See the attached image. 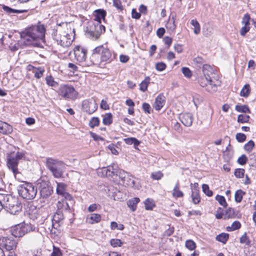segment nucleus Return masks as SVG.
Segmentation results:
<instances>
[{
  "label": "nucleus",
  "mask_w": 256,
  "mask_h": 256,
  "mask_svg": "<svg viewBox=\"0 0 256 256\" xmlns=\"http://www.w3.org/2000/svg\"><path fill=\"white\" fill-rule=\"evenodd\" d=\"M45 32L44 25L39 22L26 28L21 34V38L26 45L40 47L44 42Z\"/></svg>",
  "instance_id": "1"
},
{
  "label": "nucleus",
  "mask_w": 256,
  "mask_h": 256,
  "mask_svg": "<svg viewBox=\"0 0 256 256\" xmlns=\"http://www.w3.org/2000/svg\"><path fill=\"white\" fill-rule=\"evenodd\" d=\"M94 20L96 23H94L90 26V29H88L86 34L92 38L97 39L102 32H105V27L101 24L102 19H104L106 16V12L103 10H97L94 11Z\"/></svg>",
  "instance_id": "2"
},
{
  "label": "nucleus",
  "mask_w": 256,
  "mask_h": 256,
  "mask_svg": "<svg viewBox=\"0 0 256 256\" xmlns=\"http://www.w3.org/2000/svg\"><path fill=\"white\" fill-rule=\"evenodd\" d=\"M25 158L24 154L22 152H11L7 156L6 164L8 168L10 170L15 178L18 180H20L18 178L19 172L18 171V166L19 160Z\"/></svg>",
  "instance_id": "3"
},
{
  "label": "nucleus",
  "mask_w": 256,
  "mask_h": 256,
  "mask_svg": "<svg viewBox=\"0 0 256 256\" xmlns=\"http://www.w3.org/2000/svg\"><path fill=\"white\" fill-rule=\"evenodd\" d=\"M17 187L18 194L24 199L33 200L37 194V188L32 183L22 182Z\"/></svg>",
  "instance_id": "4"
},
{
  "label": "nucleus",
  "mask_w": 256,
  "mask_h": 256,
  "mask_svg": "<svg viewBox=\"0 0 256 256\" xmlns=\"http://www.w3.org/2000/svg\"><path fill=\"white\" fill-rule=\"evenodd\" d=\"M46 166L54 176L56 178H61L66 169V165L64 162L52 158L46 159Z\"/></svg>",
  "instance_id": "5"
},
{
  "label": "nucleus",
  "mask_w": 256,
  "mask_h": 256,
  "mask_svg": "<svg viewBox=\"0 0 256 256\" xmlns=\"http://www.w3.org/2000/svg\"><path fill=\"white\" fill-rule=\"evenodd\" d=\"M2 202L3 208L6 207L7 210L12 214H15L21 210V204L18 199L10 195H3Z\"/></svg>",
  "instance_id": "6"
},
{
  "label": "nucleus",
  "mask_w": 256,
  "mask_h": 256,
  "mask_svg": "<svg viewBox=\"0 0 256 256\" xmlns=\"http://www.w3.org/2000/svg\"><path fill=\"white\" fill-rule=\"evenodd\" d=\"M2 202L3 208L6 207L7 210L12 214H15L21 210V204L18 199L10 195H3Z\"/></svg>",
  "instance_id": "7"
},
{
  "label": "nucleus",
  "mask_w": 256,
  "mask_h": 256,
  "mask_svg": "<svg viewBox=\"0 0 256 256\" xmlns=\"http://www.w3.org/2000/svg\"><path fill=\"white\" fill-rule=\"evenodd\" d=\"M75 59L79 62L83 66H89L94 64H96L92 61H87L86 54L87 50L80 46H76L74 49Z\"/></svg>",
  "instance_id": "8"
},
{
  "label": "nucleus",
  "mask_w": 256,
  "mask_h": 256,
  "mask_svg": "<svg viewBox=\"0 0 256 256\" xmlns=\"http://www.w3.org/2000/svg\"><path fill=\"white\" fill-rule=\"evenodd\" d=\"M53 38L58 44H60L62 47L69 46L73 41L72 35L66 32L58 34L57 32H56V34L53 36Z\"/></svg>",
  "instance_id": "9"
},
{
  "label": "nucleus",
  "mask_w": 256,
  "mask_h": 256,
  "mask_svg": "<svg viewBox=\"0 0 256 256\" xmlns=\"http://www.w3.org/2000/svg\"><path fill=\"white\" fill-rule=\"evenodd\" d=\"M98 56H100V62H106L110 58L111 53L107 48L102 45L94 50L92 57L96 58Z\"/></svg>",
  "instance_id": "10"
},
{
  "label": "nucleus",
  "mask_w": 256,
  "mask_h": 256,
  "mask_svg": "<svg viewBox=\"0 0 256 256\" xmlns=\"http://www.w3.org/2000/svg\"><path fill=\"white\" fill-rule=\"evenodd\" d=\"M200 86L205 88L206 90L210 93H213L216 91V84H214L211 79V78L200 76L198 79Z\"/></svg>",
  "instance_id": "11"
},
{
  "label": "nucleus",
  "mask_w": 256,
  "mask_h": 256,
  "mask_svg": "<svg viewBox=\"0 0 256 256\" xmlns=\"http://www.w3.org/2000/svg\"><path fill=\"white\" fill-rule=\"evenodd\" d=\"M58 92L60 96L65 99H72L75 96L76 92L74 88L68 85H61Z\"/></svg>",
  "instance_id": "12"
},
{
  "label": "nucleus",
  "mask_w": 256,
  "mask_h": 256,
  "mask_svg": "<svg viewBox=\"0 0 256 256\" xmlns=\"http://www.w3.org/2000/svg\"><path fill=\"white\" fill-rule=\"evenodd\" d=\"M16 245V242L12 238L2 237L0 238V246L6 250L10 251L15 249Z\"/></svg>",
  "instance_id": "13"
},
{
  "label": "nucleus",
  "mask_w": 256,
  "mask_h": 256,
  "mask_svg": "<svg viewBox=\"0 0 256 256\" xmlns=\"http://www.w3.org/2000/svg\"><path fill=\"white\" fill-rule=\"evenodd\" d=\"M97 104L95 101L92 99L86 100L82 102V110L88 114L94 113L97 109Z\"/></svg>",
  "instance_id": "14"
},
{
  "label": "nucleus",
  "mask_w": 256,
  "mask_h": 256,
  "mask_svg": "<svg viewBox=\"0 0 256 256\" xmlns=\"http://www.w3.org/2000/svg\"><path fill=\"white\" fill-rule=\"evenodd\" d=\"M28 226L22 224H18L12 229V234L16 238L22 237L27 233Z\"/></svg>",
  "instance_id": "15"
},
{
  "label": "nucleus",
  "mask_w": 256,
  "mask_h": 256,
  "mask_svg": "<svg viewBox=\"0 0 256 256\" xmlns=\"http://www.w3.org/2000/svg\"><path fill=\"white\" fill-rule=\"evenodd\" d=\"M135 179L136 178L126 172L123 178V181L128 186L138 190L141 186L138 183L136 182Z\"/></svg>",
  "instance_id": "16"
},
{
  "label": "nucleus",
  "mask_w": 256,
  "mask_h": 256,
  "mask_svg": "<svg viewBox=\"0 0 256 256\" xmlns=\"http://www.w3.org/2000/svg\"><path fill=\"white\" fill-rule=\"evenodd\" d=\"M180 119L182 123L186 126H190L192 124L193 117L190 113L180 114Z\"/></svg>",
  "instance_id": "17"
},
{
  "label": "nucleus",
  "mask_w": 256,
  "mask_h": 256,
  "mask_svg": "<svg viewBox=\"0 0 256 256\" xmlns=\"http://www.w3.org/2000/svg\"><path fill=\"white\" fill-rule=\"evenodd\" d=\"M166 102L165 98L162 94H159L156 98L153 107L157 110H160Z\"/></svg>",
  "instance_id": "18"
},
{
  "label": "nucleus",
  "mask_w": 256,
  "mask_h": 256,
  "mask_svg": "<svg viewBox=\"0 0 256 256\" xmlns=\"http://www.w3.org/2000/svg\"><path fill=\"white\" fill-rule=\"evenodd\" d=\"M12 132V128L8 123L0 120V133L4 134H11Z\"/></svg>",
  "instance_id": "19"
},
{
  "label": "nucleus",
  "mask_w": 256,
  "mask_h": 256,
  "mask_svg": "<svg viewBox=\"0 0 256 256\" xmlns=\"http://www.w3.org/2000/svg\"><path fill=\"white\" fill-rule=\"evenodd\" d=\"M57 210L62 211V212L66 213L69 212L70 207L66 200L58 201L57 203Z\"/></svg>",
  "instance_id": "20"
},
{
  "label": "nucleus",
  "mask_w": 256,
  "mask_h": 256,
  "mask_svg": "<svg viewBox=\"0 0 256 256\" xmlns=\"http://www.w3.org/2000/svg\"><path fill=\"white\" fill-rule=\"evenodd\" d=\"M29 70H32V72L34 74V77L36 78H40L43 76L44 72V69L42 68H34L32 66H28Z\"/></svg>",
  "instance_id": "21"
},
{
  "label": "nucleus",
  "mask_w": 256,
  "mask_h": 256,
  "mask_svg": "<svg viewBox=\"0 0 256 256\" xmlns=\"http://www.w3.org/2000/svg\"><path fill=\"white\" fill-rule=\"evenodd\" d=\"M31 242L36 245L40 244L44 242V237L42 234L37 232L30 238Z\"/></svg>",
  "instance_id": "22"
},
{
  "label": "nucleus",
  "mask_w": 256,
  "mask_h": 256,
  "mask_svg": "<svg viewBox=\"0 0 256 256\" xmlns=\"http://www.w3.org/2000/svg\"><path fill=\"white\" fill-rule=\"evenodd\" d=\"M140 199L138 198H134L129 200L127 202L128 207L132 210L134 211L136 209L137 204L139 202Z\"/></svg>",
  "instance_id": "23"
},
{
  "label": "nucleus",
  "mask_w": 256,
  "mask_h": 256,
  "mask_svg": "<svg viewBox=\"0 0 256 256\" xmlns=\"http://www.w3.org/2000/svg\"><path fill=\"white\" fill-rule=\"evenodd\" d=\"M203 76L206 77L211 78L210 76L213 74V70L210 66L204 64L202 68Z\"/></svg>",
  "instance_id": "24"
},
{
  "label": "nucleus",
  "mask_w": 256,
  "mask_h": 256,
  "mask_svg": "<svg viewBox=\"0 0 256 256\" xmlns=\"http://www.w3.org/2000/svg\"><path fill=\"white\" fill-rule=\"evenodd\" d=\"M175 20L176 16H172L171 18H169L166 24V28L172 32H174L176 28Z\"/></svg>",
  "instance_id": "25"
},
{
  "label": "nucleus",
  "mask_w": 256,
  "mask_h": 256,
  "mask_svg": "<svg viewBox=\"0 0 256 256\" xmlns=\"http://www.w3.org/2000/svg\"><path fill=\"white\" fill-rule=\"evenodd\" d=\"M64 212L62 211L57 210L56 214H54L53 217V222H55L56 223H62L64 219Z\"/></svg>",
  "instance_id": "26"
},
{
  "label": "nucleus",
  "mask_w": 256,
  "mask_h": 256,
  "mask_svg": "<svg viewBox=\"0 0 256 256\" xmlns=\"http://www.w3.org/2000/svg\"><path fill=\"white\" fill-rule=\"evenodd\" d=\"M124 141L128 144L130 145L134 144V148H136L137 146L140 144V141L135 138H124Z\"/></svg>",
  "instance_id": "27"
},
{
  "label": "nucleus",
  "mask_w": 256,
  "mask_h": 256,
  "mask_svg": "<svg viewBox=\"0 0 256 256\" xmlns=\"http://www.w3.org/2000/svg\"><path fill=\"white\" fill-rule=\"evenodd\" d=\"M172 196L174 198H182L184 196L183 192L180 190V184L178 182L176 184L173 190Z\"/></svg>",
  "instance_id": "28"
},
{
  "label": "nucleus",
  "mask_w": 256,
  "mask_h": 256,
  "mask_svg": "<svg viewBox=\"0 0 256 256\" xmlns=\"http://www.w3.org/2000/svg\"><path fill=\"white\" fill-rule=\"evenodd\" d=\"M235 110L240 112L250 113V110L246 105L237 104L235 106Z\"/></svg>",
  "instance_id": "29"
},
{
  "label": "nucleus",
  "mask_w": 256,
  "mask_h": 256,
  "mask_svg": "<svg viewBox=\"0 0 256 256\" xmlns=\"http://www.w3.org/2000/svg\"><path fill=\"white\" fill-rule=\"evenodd\" d=\"M250 92V86L249 84H246L240 91V95L242 96L247 98L249 96Z\"/></svg>",
  "instance_id": "30"
},
{
  "label": "nucleus",
  "mask_w": 256,
  "mask_h": 256,
  "mask_svg": "<svg viewBox=\"0 0 256 256\" xmlns=\"http://www.w3.org/2000/svg\"><path fill=\"white\" fill-rule=\"evenodd\" d=\"M66 185L62 182L58 183L56 187V193L58 194L63 196L66 192Z\"/></svg>",
  "instance_id": "31"
},
{
  "label": "nucleus",
  "mask_w": 256,
  "mask_h": 256,
  "mask_svg": "<svg viewBox=\"0 0 256 256\" xmlns=\"http://www.w3.org/2000/svg\"><path fill=\"white\" fill-rule=\"evenodd\" d=\"M192 202L194 204H197L200 202V196L199 195V190L194 189L192 191Z\"/></svg>",
  "instance_id": "32"
},
{
  "label": "nucleus",
  "mask_w": 256,
  "mask_h": 256,
  "mask_svg": "<svg viewBox=\"0 0 256 256\" xmlns=\"http://www.w3.org/2000/svg\"><path fill=\"white\" fill-rule=\"evenodd\" d=\"M150 78L146 77L145 79L140 84V90L144 92L147 90L148 85L150 83Z\"/></svg>",
  "instance_id": "33"
},
{
  "label": "nucleus",
  "mask_w": 256,
  "mask_h": 256,
  "mask_svg": "<svg viewBox=\"0 0 256 256\" xmlns=\"http://www.w3.org/2000/svg\"><path fill=\"white\" fill-rule=\"evenodd\" d=\"M112 122V116L111 113L106 114L103 116L102 122L104 125H110Z\"/></svg>",
  "instance_id": "34"
},
{
  "label": "nucleus",
  "mask_w": 256,
  "mask_h": 256,
  "mask_svg": "<svg viewBox=\"0 0 256 256\" xmlns=\"http://www.w3.org/2000/svg\"><path fill=\"white\" fill-rule=\"evenodd\" d=\"M53 190L52 187L49 188H46L40 191V196L43 198H47L48 197L52 192Z\"/></svg>",
  "instance_id": "35"
},
{
  "label": "nucleus",
  "mask_w": 256,
  "mask_h": 256,
  "mask_svg": "<svg viewBox=\"0 0 256 256\" xmlns=\"http://www.w3.org/2000/svg\"><path fill=\"white\" fill-rule=\"evenodd\" d=\"M2 8L8 14H12V13H22L24 12L28 11L26 10H14L10 8H9L8 6H2Z\"/></svg>",
  "instance_id": "36"
},
{
  "label": "nucleus",
  "mask_w": 256,
  "mask_h": 256,
  "mask_svg": "<svg viewBox=\"0 0 256 256\" xmlns=\"http://www.w3.org/2000/svg\"><path fill=\"white\" fill-rule=\"evenodd\" d=\"M190 24L194 26V31L196 34H198L200 33V28L198 22L196 20H192L190 21Z\"/></svg>",
  "instance_id": "37"
},
{
  "label": "nucleus",
  "mask_w": 256,
  "mask_h": 256,
  "mask_svg": "<svg viewBox=\"0 0 256 256\" xmlns=\"http://www.w3.org/2000/svg\"><path fill=\"white\" fill-rule=\"evenodd\" d=\"M228 234L226 233H222L216 236V240H217L218 242H222L223 244H225L228 240Z\"/></svg>",
  "instance_id": "38"
},
{
  "label": "nucleus",
  "mask_w": 256,
  "mask_h": 256,
  "mask_svg": "<svg viewBox=\"0 0 256 256\" xmlns=\"http://www.w3.org/2000/svg\"><path fill=\"white\" fill-rule=\"evenodd\" d=\"M145 208L146 210H152L155 206L154 201L152 199L147 198L145 202Z\"/></svg>",
  "instance_id": "39"
},
{
  "label": "nucleus",
  "mask_w": 256,
  "mask_h": 256,
  "mask_svg": "<svg viewBox=\"0 0 256 256\" xmlns=\"http://www.w3.org/2000/svg\"><path fill=\"white\" fill-rule=\"evenodd\" d=\"M240 226V223L238 221H235L232 224L231 226L226 228V230L228 232H232L239 229Z\"/></svg>",
  "instance_id": "40"
},
{
  "label": "nucleus",
  "mask_w": 256,
  "mask_h": 256,
  "mask_svg": "<svg viewBox=\"0 0 256 256\" xmlns=\"http://www.w3.org/2000/svg\"><path fill=\"white\" fill-rule=\"evenodd\" d=\"M46 83L49 86L52 87H56L58 86V83L54 80V78L52 76H47L46 78Z\"/></svg>",
  "instance_id": "41"
},
{
  "label": "nucleus",
  "mask_w": 256,
  "mask_h": 256,
  "mask_svg": "<svg viewBox=\"0 0 256 256\" xmlns=\"http://www.w3.org/2000/svg\"><path fill=\"white\" fill-rule=\"evenodd\" d=\"M245 194V192L241 190H238L234 195L235 200L237 202H240L242 199L243 196Z\"/></svg>",
  "instance_id": "42"
},
{
  "label": "nucleus",
  "mask_w": 256,
  "mask_h": 256,
  "mask_svg": "<svg viewBox=\"0 0 256 256\" xmlns=\"http://www.w3.org/2000/svg\"><path fill=\"white\" fill-rule=\"evenodd\" d=\"M38 186L40 191V190L46 189V188L52 187L50 185V182H48L44 180H40V181L38 183Z\"/></svg>",
  "instance_id": "43"
},
{
  "label": "nucleus",
  "mask_w": 256,
  "mask_h": 256,
  "mask_svg": "<svg viewBox=\"0 0 256 256\" xmlns=\"http://www.w3.org/2000/svg\"><path fill=\"white\" fill-rule=\"evenodd\" d=\"M254 146V142L252 140H250L248 143L244 146V150L248 152H250L252 151Z\"/></svg>",
  "instance_id": "44"
},
{
  "label": "nucleus",
  "mask_w": 256,
  "mask_h": 256,
  "mask_svg": "<svg viewBox=\"0 0 256 256\" xmlns=\"http://www.w3.org/2000/svg\"><path fill=\"white\" fill-rule=\"evenodd\" d=\"M216 200L224 207H226L227 206V202L224 196L220 195H217L216 196Z\"/></svg>",
  "instance_id": "45"
},
{
  "label": "nucleus",
  "mask_w": 256,
  "mask_h": 256,
  "mask_svg": "<svg viewBox=\"0 0 256 256\" xmlns=\"http://www.w3.org/2000/svg\"><path fill=\"white\" fill-rule=\"evenodd\" d=\"M250 117L248 115L240 114L238 116V122L240 123L248 122L249 120Z\"/></svg>",
  "instance_id": "46"
},
{
  "label": "nucleus",
  "mask_w": 256,
  "mask_h": 256,
  "mask_svg": "<svg viewBox=\"0 0 256 256\" xmlns=\"http://www.w3.org/2000/svg\"><path fill=\"white\" fill-rule=\"evenodd\" d=\"M240 242L241 244H245L248 246H250V240L246 236V233H244L240 238Z\"/></svg>",
  "instance_id": "47"
},
{
  "label": "nucleus",
  "mask_w": 256,
  "mask_h": 256,
  "mask_svg": "<svg viewBox=\"0 0 256 256\" xmlns=\"http://www.w3.org/2000/svg\"><path fill=\"white\" fill-rule=\"evenodd\" d=\"M123 242L119 239H112L110 240V245L114 248L121 246Z\"/></svg>",
  "instance_id": "48"
},
{
  "label": "nucleus",
  "mask_w": 256,
  "mask_h": 256,
  "mask_svg": "<svg viewBox=\"0 0 256 256\" xmlns=\"http://www.w3.org/2000/svg\"><path fill=\"white\" fill-rule=\"evenodd\" d=\"M202 189L203 192L208 196H211L212 195V192L210 190L209 186L206 184L202 185Z\"/></svg>",
  "instance_id": "49"
},
{
  "label": "nucleus",
  "mask_w": 256,
  "mask_h": 256,
  "mask_svg": "<svg viewBox=\"0 0 256 256\" xmlns=\"http://www.w3.org/2000/svg\"><path fill=\"white\" fill-rule=\"evenodd\" d=\"M186 246L190 250H194L196 247L195 242L192 240H187L186 242Z\"/></svg>",
  "instance_id": "50"
},
{
  "label": "nucleus",
  "mask_w": 256,
  "mask_h": 256,
  "mask_svg": "<svg viewBox=\"0 0 256 256\" xmlns=\"http://www.w3.org/2000/svg\"><path fill=\"white\" fill-rule=\"evenodd\" d=\"M100 120L98 118L93 117L89 122V126L90 127L94 128V126H98Z\"/></svg>",
  "instance_id": "51"
},
{
  "label": "nucleus",
  "mask_w": 256,
  "mask_h": 256,
  "mask_svg": "<svg viewBox=\"0 0 256 256\" xmlns=\"http://www.w3.org/2000/svg\"><path fill=\"white\" fill-rule=\"evenodd\" d=\"M250 18V16L248 14H245L242 18V23L244 24V26H249Z\"/></svg>",
  "instance_id": "52"
},
{
  "label": "nucleus",
  "mask_w": 256,
  "mask_h": 256,
  "mask_svg": "<svg viewBox=\"0 0 256 256\" xmlns=\"http://www.w3.org/2000/svg\"><path fill=\"white\" fill-rule=\"evenodd\" d=\"M182 72L184 75L187 78H190L192 76V72L188 68L182 67Z\"/></svg>",
  "instance_id": "53"
},
{
  "label": "nucleus",
  "mask_w": 256,
  "mask_h": 256,
  "mask_svg": "<svg viewBox=\"0 0 256 256\" xmlns=\"http://www.w3.org/2000/svg\"><path fill=\"white\" fill-rule=\"evenodd\" d=\"M193 102L194 105L196 106L198 104H200L202 102V98L198 94H194L192 96Z\"/></svg>",
  "instance_id": "54"
},
{
  "label": "nucleus",
  "mask_w": 256,
  "mask_h": 256,
  "mask_svg": "<svg viewBox=\"0 0 256 256\" xmlns=\"http://www.w3.org/2000/svg\"><path fill=\"white\" fill-rule=\"evenodd\" d=\"M244 170L243 168H237L235 170L234 176L238 178H242L244 176Z\"/></svg>",
  "instance_id": "55"
},
{
  "label": "nucleus",
  "mask_w": 256,
  "mask_h": 256,
  "mask_svg": "<svg viewBox=\"0 0 256 256\" xmlns=\"http://www.w3.org/2000/svg\"><path fill=\"white\" fill-rule=\"evenodd\" d=\"M90 219L92 220L93 222L98 223L100 221L101 216L98 214H92L90 215Z\"/></svg>",
  "instance_id": "56"
},
{
  "label": "nucleus",
  "mask_w": 256,
  "mask_h": 256,
  "mask_svg": "<svg viewBox=\"0 0 256 256\" xmlns=\"http://www.w3.org/2000/svg\"><path fill=\"white\" fill-rule=\"evenodd\" d=\"M163 176V174L160 171L152 172L151 174V177L152 179L159 180Z\"/></svg>",
  "instance_id": "57"
},
{
  "label": "nucleus",
  "mask_w": 256,
  "mask_h": 256,
  "mask_svg": "<svg viewBox=\"0 0 256 256\" xmlns=\"http://www.w3.org/2000/svg\"><path fill=\"white\" fill-rule=\"evenodd\" d=\"M234 210L231 208H229L226 211L224 219L232 218L234 216Z\"/></svg>",
  "instance_id": "58"
},
{
  "label": "nucleus",
  "mask_w": 256,
  "mask_h": 256,
  "mask_svg": "<svg viewBox=\"0 0 256 256\" xmlns=\"http://www.w3.org/2000/svg\"><path fill=\"white\" fill-rule=\"evenodd\" d=\"M236 140L240 142H242L246 140V136L242 133H238L236 136Z\"/></svg>",
  "instance_id": "59"
},
{
  "label": "nucleus",
  "mask_w": 256,
  "mask_h": 256,
  "mask_svg": "<svg viewBox=\"0 0 256 256\" xmlns=\"http://www.w3.org/2000/svg\"><path fill=\"white\" fill-rule=\"evenodd\" d=\"M248 160V158L245 154H242L238 159L237 162L240 165H244L246 164Z\"/></svg>",
  "instance_id": "60"
},
{
  "label": "nucleus",
  "mask_w": 256,
  "mask_h": 256,
  "mask_svg": "<svg viewBox=\"0 0 256 256\" xmlns=\"http://www.w3.org/2000/svg\"><path fill=\"white\" fill-rule=\"evenodd\" d=\"M106 167H104L98 170V174L102 176H108Z\"/></svg>",
  "instance_id": "61"
},
{
  "label": "nucleus",
  "mask_w": 256,
  "mask_h": 256,
  "mask_svg": "<svg viewBox=\"0 0 256 256\" xmlns=\"http://www.w3.org/2000/svg\"><path fill=\"white\" fill-rule=\"evenodd\" d=\"M166 68V64L162 62H158L156 64V68L158 71H162Z\"/></svg>",
  "instance_id": "62"
},
{
  "label": "nucleus",
  "mask_w": 256,
  "mask_h": 256,
  "mask_svg": "<svg viewBox=\"0 0 256 256\" xmlns=\"http://www.w3.org/2000/svg\"><path fill=\"white\" fill-rule=\"evenodd\" d=\"M62 254L60 250L54 246L53 252L51 254L50 256H62Z\"/></svg>",
  "instance_id": "63"
},
{
  "label": "nucleus",
  "mask_w": 256,
  "mask_h": 256,
  "mask_svg": "<svg viewBox=\"0 0 256 256\" xmlns=\"http://www.w3.org/2000/svg\"><path fill=\"white\" fill-rule=\"evenodd\" d=\"M142 108L145 112L148 114L150 113L151 108L148 104L146 102L142 104Z\"/></svg>",
  "instance_id": "64"
}]
</instances>
